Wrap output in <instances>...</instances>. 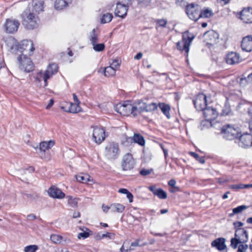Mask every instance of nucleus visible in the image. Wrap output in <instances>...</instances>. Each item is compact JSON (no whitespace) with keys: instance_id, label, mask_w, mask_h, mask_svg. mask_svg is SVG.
I'll use <instances>...</instances> for the list:
<instances>
[{"instance_id":"nucleus-61","label":"nucleus","mask_w":252,"mask_h":252,"mask_svg":"<svg viewBox=\"0 0 252 252\" xmlns=\"http://www.w3.org/2000/svg\"><path fill=\"white\" fill-rule=\"evenodd\" d=\"M114 236V234H112V233H109V232H107L105 234H103L102 235V238H104V237H107V238H109L110 239H112V236Z\"/></svg>"},{"instance_id":"nucleus-39","label":"nucleus","mask_w":252,"mask_h":252,"mask_svg":"<svg viewBox=\"0 0 252 252\" xmlns=\"http://www.w3.org/2000/svg\"><path fill=\"white\" fill-rule=\"evenodd\" d=\"M90 40L92 45L97 43L98 41V38L97 34L95 33V30L94 29L92 31Z\"/></svg>"},{"instance_id":"nucleus-17","label":"nucleus","mask_w":252,"mask_h":252,"mask_svg":"<svg viewBox=\"0 0 252 252\" xmlns=\"http://www.w3.org/2000/svg\"><path fill=\"white\" fill-rule=\"evenodd\" d=\"M225 60L228 64L234 65L239 63L242 59L239 54L235 52H230L226 55Z\"/></svg>"},{"instance_id":"nucleus-40","label":"nucleus","mask_w":252,"mask_h":252,"mask_svg":"<svg viewBox=\"0 0 252 252\" xmlns=\"http://www.w3.org/2000/svg\"><path fill=\"white\" fill-rule=\"evenodd\" d=\"M50 239L54 243L60 244L62 242L63 237L59 235L52 234L50 236Z\"/></svg>"},{"instance_id":"nucleus-30","label":"nucleus","mask_w":252,"mask_h":252,"mask_svg":"<svg viewBox=\"0 0 252 252\" xmlns=\"http://www.w3.org/2000/svg\"><path fill=\"white\" fill-rule=\"evenodd\" d=\"M67 105H68L69 109L68 112L71 113H77L81 111V108L79 104H74L72 102L67 103Z\"/></svg>"},{"instance_id":"nucleus-19","label":"nucleus","mask_w":252,"mask_h":252,"mask_svg":"<svg viewBox=\"0 0 252 252\" xmlns=\"http://www.w3.org/2000/svg\"><path fill=\"white\" fill-rule=\"evenodd\" d=\"M194 38V36L193 34L189 32H186L183 33L182 42L184 43V48L186 53H188L190 44Z\"/></svg>"},{"instance_id":"nucleus-37","label":"nucleus","mask_w":252,"mask_h":252,"mask_svg":"<svg viewBox=\"0 0 252 252\" xmlns=\"http://www.w3.org/2000/svg\"><path fill=\"white\" fill-rule=\"evenodd\" d=\"M104 74L105 76L109 77L113 76L116 73V70L110 66H107L103 70Z\"/></svg>"},{"instance_id":"nucleus-11","label":"nucleus","mask_w":252,"mask_h":252,"mask_svg":"<svg viewBox=\"0 0 252 252\" xmlns=\"http://www.w3.org/2000/svg\"><path fill=\"white\" fill-rule=\"evenodd\" d=\"M93 138L95 143L99 144L105 139V130L101 126L93 127Z\"/></svg>"},{"instance_id":"nucleus-54","label":"nucleus","mask_w":252,"mask_h":252,"mask_svg":"<svg viewBox=\"0 0 252 252\" xmlns=\"http://www.w3.org/2000/svg\"><path fill=\"white\" fill-rule=\"evenodd\" d=\"M176 183V181H175L174 179H171V180L168 182V185L169 186H170V187H172V188H174V189H177V190H179V187H176V186H175Z\"/></svg>"},{"instance_id":"nucleus-41","label":"nucleus","mask_w":252,"mask_h":252,"mask_svg":"<svg viewBox=\"0 0 252 252\" xmlns=\"http://www.w3.org/2000/svg\"><path fill=\"white\" fill-rule=\"evenodd\" d=\"M189 155L192 157H193L194 158H195L196 160L199 161L200 163H205V160L204 157H200L197 154L193 152H190L189 153Z\"/></svg>"},{"instance_id":"nucleus-6","label":"nucleus","mask_w":252,"mask_h":252,"mask_svg":"<svg viewBox=\"0 0 252 252\" xmlns=\"http://www.w3.org/2000/svg\"><path fill=\"white\" fill-rule=\"evenodd\" d=\"M115 110L123 115H128L131 114L133 116H135V110L136 107L133 105V103L131 104V101L126 100L123 103H119L114 107Z\"/></svg>"},{"instance_id":"nucleus-28","label":"nucleus","mask_w":252,"mask_h":252,"mask_svg":"<svg viewBox=\"0 0 252 252\" xmlns=\"http://www.w3.org/2000/svg\"><path fill=\"white\" fill-rule=\"evenodd\" d=\"M110 208L113 212L121 213L125 210V207L120 203H113L110 205Z\"/></svg>"},{"instance_id":"nucleus-49","label":"nucleus","mask_w":252,"mask_h":252,"mask_svg":"<svg viewBox=\"0 0 252 252\" xmlns=\"http://www.w3.org/2000/svg\"><path fill=\"white\" fill-rule=\"evenodd\" d=\"M231 113L230 106L228 105L225 104L222 110L221 115L223 116L228 115Z\"/></svg>"},{"instance_id":"nucleus-33","label":"nucleus","mask_w":252,"mask_h":252,"mask_svg":"<svg viewBox=\"0 0 252 252\" xmlns=\"http://www.w3.org/2000/svg\"><path fill=\"white\" fill-rule=\"evenodd\" d=\"M90 177V176L87 174L80 173L76 175L77 181L82 183H87L89 182Z\"/></svg>"},{"instance_id":"nucleus-35","label":"nucleus","mask_w":252,"mask_h":252,"mask_svg":"<svg viewBox=\"0 0 252 252\" xmlns=\"http://www.w3.org/2000/svg\"><path fill=\"white\" fill-rule=\"evenodd\" d=\"M248 208V206L242 205L239 206L236 208H234L232 209V213L229 215V216L230 217H233L235 214H239L241 213L243 210H246Z\"/></svg>"},{"instance_id":"nucleus-20","label":"nucleus","mask_w":252,"mask_h":252,"mask_svg":"<svg viewBox=\"0 0 252 252\" xmlns=\"http://www.w3.org/2000/svg\"><path fill=\"white\" fill-rule=\"evenodd\" d=\"M241 46L242 50L250 52L252 51V35L244 37L242 41Z\"/></svg>"},{"instance_id":"nucleus-13","label":"nucleus","mask_w":252,"mask_h":252,"mask_svg":"<svg viewBox=\"0 0 252 252\" xmlns=\"http://www.w3.org/2000/svg\"><path fill=\"white\" fill-rule=\"evenodd\" d=\"M20 23L18 20L7 19L4 24V28L6 32L14 33L18 31Z\"/></svg>"},{"instance_id":"nucleus-45","label":"nucleus","mask_w":252,"mask_h":252,"mask_svg":"<svg viewBox=\"0 0 252 252\" xmlns=\"http://www.w3.org/2000/svg\"><path fill=\"white\" fill-rule=\"evenodd\" d=\"M156 195L161 199H165L167 197L166 192L160 188H158V191H157Z\"/></svg>"},{"instance_id":"nucleus-52","label":"nucleus","mask_w":252,"mask_h":252,"mask_svg":"<svg viewBox=\"0 0 252 252\" xmlns=\"http://www.w3.org/2000/svg\"><path fill=\"white\" fill-rule=\"evenodd\" d=\"M120 63L118 60H114L110 64V66L116 70L117 68L120 66Z\"/></svg>"},{"instance_id":"nucleus-59","label":"nucleus","mask_w":252,"mask_h":252,"mask_svg":"<svg viewBox=\"0 0 252 252\" xmlns=\"http://www.w3.org/2000/svg\"><path fill=\"white\" fill-rule=\"evenodd\" d=\"M126 197L128 199L129 202V203L132 202L133 198V196L131 192H130L129 191H128V192H127L126 194Z\"/></svg>"},{"instance_id":"nucleus-4","label":"nucleus","mask_w":252,"mask_h":252,"mask_svg":"<svg viewBox=\"0 0 252 252\" xmlns=\"http://www.w3.org/2000/svg\"><path fill=\"white\" fill-rule=\"evenodd\" d=\"M120 153L121 150L117 143L110 142L105 146L104 155L109 160L113 161L118 158Z\"/></svg>"},{"instance_id":"nucleus-31","label":"nucleus","mask_w":252,"mask_h":252,"mask_svg":"<svg viewBox=\"0 0 252 252\" xmlns=\"http://www.w3.org/2000/svg\"><path fill=\"white\" fill-rule=\"evenodd\" d=\"M34 10L37 12L43 11L44 2L42 0H35L33 2Z\"/></svg>"},{"instance_id":"nucleus-53","label":"nucleus","mask_w":252,"mask_h":252,"mask_svg":"<svg viewBox=\"0 0 252 252\" xmlns=\"http://www.w3.org/2000/svg\"><path fill=\"white\" fill-rule=\"evenodd\" d=\"M233 225L234 226L235 231H236L237 229H242V228H241V227L243 226L244 223L241 221H236L233 223Z\"/></svg>"},{"instance_id":"nucleus-18","label":"nucleus","mask_w":252,"mask_h":252,"mask_svg":"<svg viewBox=\"0 0 252 252\" xmlns=\"http://www.w3.org/2000/svg\"><path fill=\"white\" fill-rule=\"evenodd\" d=\"M55 142L53 140H50L48 142L43 141L40 143L39 147L35 148L37 153L42 156L47 150L51 149L54 145Z\"/></svg>"},{"instance_id":"nucleus-47","label":"nucleus","mask_w":252,"mask_h":252,"mask_svg":"<svg viewBox=\"0 0 252 252\" xmlns=\"http://www.w3.org/2000/svg\"><path fill=\"white\" fill-rule=\"evenodd\" d=\"M155 23L158 27L165 28L167 24V21L165 19H158L155 20Z\"/></svg>"},{"instance_id":"nucleus-46","label":"nucleus","mask_w":252,"mask_h":252,"mask_svg":"<svg viewBox=\"0 0 252 252\" xmlns=\"http://www.w3.org/2000/svg\"><path fill=\"white\" fill-rule=\"evenodd\" d=\"M68 203L72 207H76L77 205L78 199L77 198H73L72 196H68Z\"/></svg>"},{"instance_id":"nucleus-63","label":"nucleus","mask_w":252,"mask_h":252,"mask_svg":"<svg viewBox=\"0 0 252 252\" xmlns=\"http://www.w3.org/2000/svg\"><path fill=\"white\" fill-rule=\"evenodd\" d=\"M73 100H74V102L76 104L80 105V102L79 100L78 99L77 96L75 94H73Z\"/></svg>"},{"instance_id":"nucleus-43","label":"nucleus","mask_w":252,"mask_h":252,"mask_svg":"<svg viewBox=\"0 0 252 252\" xmlns=\"http://www.w3.org/2000/svg\"><path fill=\"white\" fill-rule=\"evenodd\" d=\"M158 108V105L156 103H151L150 104L146 103V111L145 112H151L156 110Z\"/></svg>"},{"instance_id":"nucleus-15","label":"nucleus","mask_w":252,"mask_h":252,"mask_svg":"<svg viewBox=\"0 0 252 252\" xmlns=\"http://www.w3.org/2000/svg\"><path fill=\"white\" fill-rule=\"evenodd\" d=\"M193 103L196 109L198 110H202L207 106L206 95L204 94H198L195 99L193 100Z\"/></svg>"},{"instance_id":"nucleus-62","label":"nucleus","mask_w":252,"mask_h":252,"mask_svg":"<svg viewBox=\"0 0 252 252\" xmlns=\"http://www.w3.org/2000/svg\"><path fill=\"white\" fill-rule=\"evenodd\" d=\"M102 208L104 213H107L110 209H111L110 206L105 205L104 204L102 205Z\"/></svg>"},{"instance_id":"nucleus-38","label":"nucleus","mask_w":252,"mask_h":252,"mask_svg":"<svg viewBox=\"0 0 252 252\" xmlns=\"http://www.w3.org/2000/svg\"><path fill=\"white\" fill-rule=\"evenodd\" d=\"M113 18V15L109 13L104 14L101 19V22L102 24L109 23Z\"/></svg>"},{"instance_id":"nucleus-51","label":"nucleus","mask_w":252,"mask_h":252,"mask_svg":"<svg viewBox=\"0 0 252 252\" xmlns=\"http://www.w3.org/2000/svg\"><path fill=\"white\" fill-rule=\"evenodd\" d=\"M153 171V169L152 168L149 169H142L140 171V174L143 176H147L148 175L150 174Z\"/></svg>"},{"instance_id":"nucleus-44","label":"nucleus","mask_w":252,"mask_h":252,"mask_svg":"<svg viewBox=\"0 0 252 252\" xmlns=\"http://www.w3.org/2000/svg\"><path fill=\"white\" fill-rule=\"evenodd\" d=\"M141 241V238H138L135 241L131 243V247H143L146 246L147 245V243L146 242H144L140 243Z\"/></svg>"},{"instance_id":"nucleus-56","label":"nucleus","mask_w":252,"mask_h":252,"mask_svg":"<svg viewBox=\"0 0 252 252\" xmlns=\"http://www.w3.org/2000/svg\"><path fill=\"white\" fill-rule=\"evenodd\" d=\"M148 189L155 195H156L157 191H158V189H157L155 186H150Z\"/></svg>"},{"instance_id":"nucleus-60","label":"nucleus","mask_w":252,"mask_h":252,"mask_svg":"<svg viewBox=\"0 0 252 252\" xmlns=\"http://www.w3.org/2000/svg\"><path fill=\"white\" fill-rule=\"evenodd\" d=\"M27 218L28 220H32L34 219H36V217L35 215L33 214H30V215H28L27 216Z\"/></svg>"},{"instance_id":"nucleus-23","label":"nucleus","mask_w":252,"mask_h":252,"mask_svg":"<svg viewBox=\"0 0 252 252\" xmlns=\"http://www.w3.org/2000/svg\"><path fill=\"white\" fill-rule=\"evenodd\" d=\"M58 71V65L55 63L50 64L45 71V80L50 79Z\"/></svg>"},{"instance_id":"nucleus-14","label":"nucleus","mask_w":252,"mask_h":252,"mask_svg":"<svg viewBox=\"0 0 252 252\" xmlns=\"http://www.w3.org/2000/svg\"><path fill=\"white\" fill-rule=\"evenodd\" d=\"M128 2H119L117 3L116 8L115 11L116 16L124 18L127 15L128 10Z\"/></svg>"},{"instance_id":"nucleus-26","label":"nucleus","mask_w":252,"mask_h":252,"mask_svg":"<svg viewBox=\"0 0 252 252\" xmlns=\"http://www.w3.org/2000/svg\"><path fill=\"white\" fill-rule=\"evenodd\" d=\"M70 2V0H56L54 6L55 9L61 10L67 6Z\"/></svg>"},{"instance_id":"nucleus-32","label":"nucleus","mask_w":252,"mask_h":252,"mask_svg":"<svg viewBox=\"0 0 252 252\" xmlns=\"http://www.w3.org/2000/svg\"><path fill=\"white\" fill-rule=\"evenodd\" d=\"M132 140L134 143L138 144L140 146H144L145 143V141L144 137L140 134L134 133Z\"/></svg>"},{"instance_id":"nucleus-64","label":"nucleus","mask_w":252,"mask_h":252,"mask_svg":"<svg viewBox=\"0 0 252 252\" xmlns=\"http://www.w3.org/2000/svg\"><path fill=\"white\" fill-rule=\"evenodd\" d=\"M128 191H129L127 189L124 188H121L118 190V192L119 193L125 194L128 192Z\"/></svg>"},{"instance_id":"nucleus-29","label":"nucleus","mask_w":252,"mask_h":252,"mask_svg":"<svg viewBox=\"0 0 252 252\" xmlns=\"http://www.w3.org/2000/svg\"><path fill=\"white\" fill-rule=\"evenodd\" d=\"M158 106L162 112L166 116L168 119H169L170 118V115L169 113L170 107L169 105L164 103H159Z\"/></svg>"},{"instance_id":"nucleus-34","label":"nucleus","mask_w":252,"mask_h":252,"mask_svg":"<svg viewBox=\"0 0 252 252\" xmlns=\"http://www.w3.org/2000/svg\"><path fill=\"white\" fill-rule=\"evenodd\" d=\"M35 79L36 81H38L39 82H41L42 80H43L44 82V87H45L48 85L47 80L49 79H46L45 80V72H43L42 71H39L36 75L35 77Z\"/></svg>"},{"instance_id":"nucleus-10","label":"nucleus","mask_w":252,"mask_h":252,"mask_svg":"<svg viewBox=\"0 0 252 252\" xmlns=\"http://www.w3.org/2000/svg\"><path fill=\"white\" fill-rule=\"evenodd\" d=\"M236 17L247 24L252 23V7H244L236 14Z\"/></svg>"},{"instance_id":"nucleus-27","label":"nucleus","mask_w":252,"mask_h":252,"mask_svg":"<svg viewBox=\"0 0 252 252\" xmlns=\"http://www.w3.org/2000/svg\"><path fill=\"white\" fill-rule=\"evenodd\" d=\"M214 13L211 9L208 8H206L202 9L200 7V12L199 13V19L200 18H208L213 16Z\"/></svg>"},{"instance_id":"nucleus-55","label":"nucleus","mask_w":252,"mask_h":252,"mask_svg":"<svg viewBox=\"0 0 252 252\" xmlns=\"http://www.w3.org/2000/svg\"><path fill=\"white\" fill-rule=\"evenodd\" d=\"M229 188L231 189H243V184H236V185H232L229 186Z\"/></svg>"},{"instance_id":"nucleus-36","label":"nucleus","mask_w":252,"mask_h":252,"mask_svg":"<svg viewBox=\"0 0 252 252\" xmlns=\"http://www.w3.org/2000/svg\"><path fill=\"white\" fill-rule=\"evenodd\" d=\"M83 232L79 233L78 234L77 237L78 239H86L90 236V232L91 231L87 228L84 227L83 229L80 228Z\"/></svg>"},{"instance_id":"nucleus-50","label":"nucleus","mask_w":252,"mask_h":252,"mask_svg":"<svg viewBox=\"0 0 252 252\" xmlns=\"http://www.w3.org/2000/svg\"><path fill=\"white\" fill-rule=\"evenodd\" d=\"M252 81V79H250V80H249L248 76L247 78H246V77L241 78L240 80L239 84L242 86H245L248 83H251Z\"/></svg>"},{"instance_id":"nucleus-3","label":"nucleus","mask_w":252,"mask_h":252,"mask_svg":"<svg viewBox=\"0 0 252 252\" xmlns=\"http://www.w3.org/2000/svg\"><path fill=\"white\" fill-rule=\"evenodd\" d=\"M249 239L248 232L244 228L237 229L235 231L234 237L230 240V246L236 249L239 244L246 243Z\"/></svg>"},{"instance_id":"nucleus-25","label":"nucleus","mask_w":252,"mask_h":252,"mask_svg":"<svg viewBox=\"0 0 252 252\" xmlns=\"http://www.w3.org/2000/svg\"><path fill=\"white\" fill-rule=\"evenodd\" d=\"M133 105L136 107V109L135 110V116L146 111V103L142 100H138L133 103Z\"/></svg>"},{"instance_id":"nucleus-8","label":"nucleus","mask_w":252,"mask_h":252,"mask_svg":"<svg viewBox=\"0 0 252 252\" xmlns=\"http://www.w3.org/2000/svg\"><path fill=\"white\" fill-rule=\"evenodd\" d=\"M200 7L195 3H189L186 6V13L190 19L196 22L199 19Z\"/></svg>"},{"instance_id":"nucleus-57","label":"nucleus","mask_w":252,"mask_h":252,"mask_svg":"<svg viewBox=\"0 0 252 252\" xmlns=\"http://www.w3.org/2000/svg\"><path fill=\"white\" fill-rule=\"evenodd\" d=\"M177 48L178 50L183 51L185 50V49L184 48V43L182 42V41H179L177 43Z\"/></svg>"},{"instance_id":"nucleus-42","label":"nucleus","mask_w":252,"mask_h":252,"mask_svg":"<svg viewBox=\"0 0 252 252\" xmlns=\"http://www.w3.org/2000/svg\"><path fill=\"white\" fill-rule=\"evenodd\" d=\"M38 249V247L35 245H29L25 247L24 252H35Z\"/></svg>"},{"instance_id":"nucleus-12","label":"nucleus","mask_w":252,"mask_h":252,"mask_svg":"<svg viewBox=\"0 0 252 252\" xmlns=\"http://www.w3.org/2000/svg\"><path fill=\"white\" fill-rule=\"evenodd\" d=\"M135 166L134 160L130 154L125 155L123 158L121 166L124 171L132 169Z\"/></svg>"},{"instance_id":"nucleus-7","label":"nucleus","mask_w":252,"mask_h":252,"mask_svg":"<svg viewBox=\"0 0 252 252\" xmlns=\"http://www.w3.org/2000/svg\"><path fill=\"white\" fill-rule=\"evenodd\" d=\"M19 68L26 72H30L33 70L34 64L31 59L26 55L21 54L17 59Z\"/></svg>"},{"instance_id":"nucleus-9","label":"nucleus","mask_w":252,"mask_h":252,"mask_svg":"<svg viewBox=\"0 0 252 252\" xmlns=\"http://www.w3.org/2000/svg\"><path fill=\"white\" fill-rule=\"evenodd\" d=\"M235 142L237 143L239 147L243 148H248L252 146V135L248 133L239 135Z\"/></svg>"},{"instance_id":"nucleus-2","label":"nucleus","mask_w":252,"mask_h":252,"mask_svg":"<svg viewBox=\"0 0 252 252\" xmlns=\"http://www.w3.org/2000/svg\"><path fill=\"white\" fill-rule=\"evenodd\" d=\"M220 134L225 140L236 141L240 134V130L239 127L227 124L222 126Z\"/></svg>"},{"instance_id":"nucleus-16","label":"nucleus","mask_w":252,"mask_h":252,"mask_svg":"<svg viewBox=\"0 0 252 252\" xmlns=\"http://www.w3.org/2000/svg\"><path fill=\"white\" fill-rule=\"evenodd\" d=\"M201 111H203L204 117L207 121L211 122L217 118L218 116L216 109L212 107L207 106Z\"/></svg>"},{"instance_id":"nucleus-48","label":"nucleus","mask_w":252,"mask_h":252,"mask_svg":"<svg viewBox=\"0 0 252 252\" xmlns=\"http://www.w3.org/2000/svg\"><path fill=\"white\" fill-rule=\"evenodd\" d=\"M93 49L96 52H101L105 49L104 43H96L93 45Z\"/></svg>"},{"instance_id":"nucleus-22","label":"nucleus","mask_w":252,"mask_h":252,"mask_svg":"<svg viewBox=\"0 0 252 252\" xmlns=\"http://www.w3.org/2000/svg\"><path fill=\"white\" fill-rule=\"evenodd\" d=\"M225 243V239L220 237L213 241L211 243V246L212 247L216 248L218 251H222L226 249Z\"/></svg>"},{"instance_id":"nucleus-1","label":"nucleus","mask_w":252,"mask_h":252,"mask_svg":"<svg viewBox=\"0 0 252 252\" xmlns=\"http://www.w3.org/2000/svg\"><path fill=\"white\" fill-rule=\"evenodd\" d=\"M22 25L27 30H33L38 26L39 19L34 13L27 10L22 13Z\"/></svg>"},{"instance_id":"nucleus-24","label":"nucleus","mask_w":252,"mask_h":252,"mask_svg":"<svg viewBox=\"0 0 252 252\" xmlns=\"http://www.w3.org/2000/svg\"><path fill=\"white\" fill-rule=\"evenodd\" d=\"M204 37L208 43L210 42V43L212 44V42H215L218 39L219 34L214 31L212 30L205 32Z\"/></svg>"},{"instance_id":"nucleus-21","label":"nucleus","mask_w":252,"mask_h":252,"mask_svg":"<svg viewBox=\"0 0 252 252\" xmlns=\"http://www.w3.org/2000/svg\"><path fill=\"white\" fill-rule=\"evenodd\" d=\"M48 193L50 197L54 198L62 199L65 196V194L55 186L51 187L48 190Z\"/></svg>"},{"instance_id":"nucleus-58","label":"nucleus","mask_w":252,"mask_h":252,"mask_svg":"<svg viewBox=\"0 0 252 252\" xmlns=\"http://www.w3.org/2000/svg\"><path fill=\"white\" fill-rule=\"evenodd\" d=\"M244 243L239 244L238 245V247L240 248L245 252H246L248 248V245L247 244H244Z\"/></svg>"},{"instance_id":"nucleus-5","label":"nucleus","mask_w":252,"mask_h":252,"mask_svg":"<svg viewBox=\"0 0 252 252\" xmlns=\"http://www.w3.org/2000/svg\"><path fill=\"white\" fill-rule=\"evenodd\" d=\"M12 52L19 51L23 52L25 50H29L30 51L29 55H31L35 50L33 43L32 41L24 40L20 42L15 41L10 48Z\"/></svg>"}]
</instances>
